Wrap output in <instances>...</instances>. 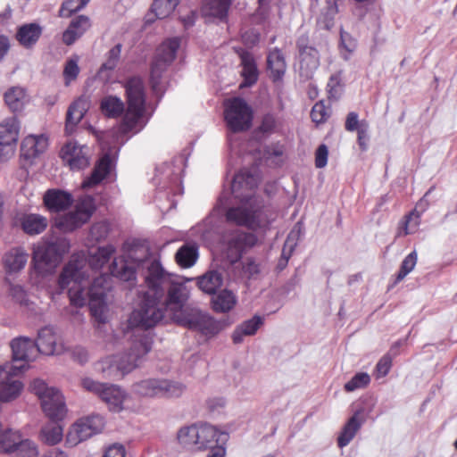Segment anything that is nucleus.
Masks as SVG:
<instances>
[{"label": "nucleus", "mask_w": 457, "mask_h": 457, "mask_svg": "<svg viewBox=\"0 0 457 457\" xmlns=\"http://www.w3.org/2000/svg\"><path fill=\"white\" fill-rule=\"evenodd\" d=\"M256 178L248 170L233 176L229 191L220 195L214 212H222L226 221L252 230L265 229L273 219L267 214L262 201L253 193Z\"/></svg>", "instance_id": "nucleus-1"}, {"label": "nucleus", "mask_w": 457, "mask_h": 457, "mask_svg": "<svg viewBox=\"0 0 457 457\" xmlns=\"http://www.w3.org/2000/svg\"><path fill=\"white\" fill-rule=\"evenodd\" d=\"M87 278L88 276L84 271V261L76 257L71 259L62 268L58 278V294H61L72 282L73 286L68 290L71 303L77 307H82L88 300L91 310L96 315L97 308L100 311L104 308V300L110 288V277L107 274H103L95 278L90 287L86 288L83 282Z\"/></svg>", "instance_id": "nucleus-2"}, {"label": "nucleus", "mask_w": 457, "mask_h": 457, "mask_svg": "<svg viewBox=\"0 0 457 457\" xmlns=\"http://www.w3.org/2000/svg\"><path fill=\"white\" fill-rule=\"evenodd\" d=\"M125 91L128 104L126 111L123 102L113 96L104 97L100 108L108 118H117L125 112L119 132L122 135L138 133L148 120H145V94L143 79L139 77L129 79L125 84Z\"/></svg>", "instance_id": "nucleus-3"}, {"label": "nucleus", "mask_w": 457, "mask_h": 457, "mask_svg": "<svg viewBox=\"0 0 457 457\" xmlns=\"http://www.w3.org/2000/svg\"><path fill=\"white\" fill-rule=\"evenodd\" d=\"M145 288L158 298L167 310L181 312L187 303L190 290L186 279L164 269L162 263L147 264Z\"/></svg>", "instance_id": "nucleus-4"}, {"label": "nucleus", "mask_w": 457, "mask_h": 457, "mask_svg": "<svg viewBox=\"0 0 457 457\" xmlns=\"http://www.w3.org/2000/svg\"><path fill=\"white\" fill-rule=\"evenodd\" d=\"M127 256L128 260L123 258L113 259L109 267L112 276L120 280L129 282V285H134L136 281V270H137L140 276L144 278L145 285H146L147 264L151 262L161 263L160 260L153 257L146 246L136 243L129 249Z\"/></svg>", "instance_id": "nucleus-5"}, {"label": "nucleus", "mask_w": 457, "mask_h": 457, "mask_svg": "<svg viewBox=\"0 0 457 457\" xmlns=\"http://www.w3.org/2000/svg\"><path fill=\"white\" fill-rule=\"evenodd\" d=\"M69 249L70 243L64 237H56L41 242L33 251L32 264L34 270L41 276L53 273Z\"/></svg>", "instance_id": "nucleus-6"}, {"label": "nucleus", "mask_w": 457, "mask_h": 457, "mask_svg": "<svg viewBox=\"0 0 457 457\" xmlns=\"http://www.w3.org/2000/svg\"><path fill=\"white\" fill-rule=\"evenodd\" d=\"M179 46L180 38L175 37L166 39L156 49L151 63L150 84L153 92L160 97L164 91L163 74L174 61Z\"/></svg>", "instance_id": "nucleus-7"}, {"label": "nucleus", "mask_w": 457, "mask_h": 457, "mask_svg": "<svg viewBox=\"0 0 457 457\" xmlns=\"http://www.w3.org/2000/svg\"><path fill=\"white\" fill-rule=\"evenodd\" d=\"M166 308L150 289L142 292V298L138 309L135 310L129 322L131 327L148 329L157 325L163 318Z\"/></svg>", "instance_id": "nucleus-8"}, {"label": "nucleus", "mask_w": 457, "mask_h": 457, "mask_svg": "<svg viewBox=\"0 0 457 457\" xmlns=\"http://www.w3.org/2000/svg\"><path fill=\"white\" fill-rule=\"evenodd\" d=\"M31 391L37 395L46 416L51 420H62L67 408L64 397L59 389L48 386L46 383L36 378L30 385Z\"/></svg>", "instance_id": "nucleus-9"}, {"label": "nucleus", "mask_w": 457, "mask_h": 457, "mask_svg": "<svg viewBox=\"0 0 457 457\" xmlns=\"http://www.w3.org/2000/svg\"><path fill=\"white\" fill-rule=\"evenodd\" d=\"M80 385L85 390L96 395L107 404L110 411L120 412L123 410V403L127 397V393L120 386L101 383L87 377L81 378Z\"/></svg>", "instance_id": "nucleus-10"}, {"label": "nucleus", "mask_w": 457, "mask_h": 457, "mask_svg": "<svg viewBox=\"0 0 457 457\" xmlns=\"http://www.w3.org/2000/svg\"><path fill=\"white\" fill-rule=\"evenodd\" d=\"M253 112L240 97L233 98L225 108V120L232 132L247 130L252 125Z\"/></svg>", "instance_id": "nucleus-11"}, {"label": "nucleus", "mask_w": 457, "mask_h": 457, "mask_svg": "<svg viewBox=\"0 0 457 457\" xmlns=\"http://www.w3.org/2000/svg\"><path fill=\"white\" fill-rule=\"evenodd\" d=\"M95 211V199L91 195H86L78 202L74 211L60 219L58 227L65 232H71L87 222Z\"/></svg>", "instance_id": "nucleus-12"}, {"label": "nucleus", "mask_w": 457, "mask_h": 457, "mask_svg": "<svg viewBox=\"0 0 457 457\" xmlns=\"http://www.w3.org/2000/svg\"><path fill=\"white\" fill-rule=\"evenodd\" d=\"M24 370V364L6 362L0 366V401L12 400L21 394L23 385L15 377Z\"/></svg>", "instance_id": "nucleus-13"}, {"label": "nucleus", "mask_w": 457, "mask_h": 457, "mask_svg": "<svg viewBox=\"0 0 457 457\" xmlns=\"http://www.w3.org/2000/svg\"><path fill=\"white\" fill-rule=\"evenodd\" d=\"M228 259L236 262L241 259L243 253L257 243V237L250 232L240 229L232 230L221 237Z\"/></svg>", "instance_id": "nucleus-14"}, {"label": "nucleus", "mask_w": 457, "mask_h": 457, "mask_svg": "<svg viewBox=\"0 0 457 457\" xmlns=\"http://www.w3.org/2000/svg\"><path fill=\"white\" fill-rule=\"evenodd\" d=\"M179 322L205 336H214L220 331V324L206 312L197 309H192L189 312L181 311Z\"/></svg>", "instance_id": "nucleus-15"}, {"label": "nucleus", "mask_w": 457, "mask_h": 457, "mask_svg": "<svg viewBox=\"0 0 457 457\" xmlns=\"http://www.w3.org/2000/svg\"><path fill=\"white\" fill-rule=\"evenodd\" d=\"M309 37L302 35L296 41L299 53L300 75L305 79L312 77L320 65L318 50L309 44Z\"/></svg>", "instance_id": "nucleus-16"}, {"label": "nucleus", "mask_w": 457, "mask_h": 457, "mask_svg": "<svg viewBox=\"0 0 457 457\" xmlns=\"http://www.w3.org/2000/svg\"><path fill=\"white\" fill-rule=\"evenodd\" d=\"M60 157L71 170H80L90 164V149L76 141H69L62 147Z\"/></svg>", "instance_id": "nucleus-17"}, {"label": "nucleus", "mask_w": 457, "mask_h": 457, "mask_svg": "<svg viewBox=\"0 0 457 457\" xmlns=\"http://www.w3.org/2000/svg\"><path fill=\"white\" fill-rule=\"evenodd\" d=\"M19 122L16 117L5 119L0 123V160L7 161L14 154L19 137Z\"/></svg>", "instance_id": "nucleus-18"}, {"label": "nucleus", "mask_w": 457, "mask_h": 457, "mask_svg": "<svg viewBox=\"0 0 457 457\" xmlns=\"http://www.w3.org/2000/svg\"><path fill=\"white\" fill-rule=\"evenodd\" d=\"M152 349V339L146 335L136 337L132 341L129 351L116 355L117 363L123 366H132L131 371L139 366L142 358Z\"/></svg>", "instance_id": "nucleus-19"}, {"label": "nucleus", "mask_w": 457, "mask_h": 457, "mask_svg": "<svg viewBox=\"0 0 457 457\" xmlns=\"http://www.w3.org/2000/svg\"><path fill=\"white\" fill-rule=\"evenodd\" d=\"M10 346L12 349V364L18 361L23 362L25 370L28 368L26 363L33 361L37 356V349L35 341L28 337H19L13 338Z\"/></svg>", "instance_id": "nucleus-20"}, {"label": "nucleus", "mask_w": 457, "mask_h": 457, "mask_svg": "<svg viewBox=\"0 0 457 457\" xmlns=\"http://www.w3.org/2000/svg\"><path fill=\"white\" fill-rule=\"evenodd\" d=\"M104 419L100 415H91L79 420L69 433V437L76 435L78 441H85L98 434L104 428Z\"/></svg>", "instance_id": "nucleus-21"}, {"label": "nucleus", "mask_w": 457, "mask_h": 457, "mask_svg": "<svg viewBox=\"0 0 457 457\" xmlns=\"http://www.w3.org/2000/svg\"><path fill=\"white\" fill-rule=\"evenodd\" d=\"M197 450L212 449L221 445L224 446L228 439V434L220 432L215 427L210 424L198 425Z\"/></svg>", "instance_id": "nucleus-22"}, {"label": "nucleus", "mask_w": 457, "mask_h": 457, "mask_svg": "<svg viewBox=\"0 0 457 457\" xmlns=\"http://www.w3.org/2000/svg\"><path fill=\"white\" fill-rule=\"evenodd\" d=\"M115 162L109 154H104L96 163L90 176L83 182V188L93 187L100 184L114 169Z\"/></svg>", "instance_id": "nucleus-23"}, {"label": "nucleus", "mask_w": 457, "mask_h": 457, "mask_svg": "<svg viewBox=\"0 0 457 457\" xmlns=\"http://www.w3.org/2000/svg\"><path fill=\"white\" fill-rule=\"evenodd\" d=\"M43 200L47 210L52 212L67 210L74 202L71 193L58 188L46 191Z\"/></svg>", "instance_id": "nucleus-24"}, {"label": "nucleus", "mask_w": 457, "mask_h": 457, "mask_svg": "<svg viewBox=\"0 0 457 457\" xmlns=\"http://www.w3.org/2000/svg\"><path fill=\"white\" fill-rule=\"evenodd\" d=\"M116 248L112 245H107L104 246L98 247L95 252H89L87 257L82 255H72L71 259L74 257L79 260L84 261V269L86 268L87 263L93 270H98L102 269L104 264H106L111 257L115 253Z\"/></svg>", "instance_id": "nucleus-25"}, {"label": "nucleus", "mask_w": 457, "mask_h": 457, "mask_svg": "<svg viewBox=\"0 0 457 457\" xmlns=\"http://www.w3.org/2000/svg\"><path fill=\"white\" fill-rule=\"evenodd\" d=\"M132 366L117 363L116 355L108 356L95 364V370L104 378L117 379L131 371Z\"/></svg>", "instance_id": "nucleus-26"}, {"label": "nucleus", "mask_w": 457, "mask_h": 457, "mask_svg": "<svg viewBox=\"0 0 457 457\" xmlns=\"http://www.w3.org/2000/svg\"><path fill=\"white\" fill-rule=\"evenodd\" d=\"M154 181L158 188L157 199H161L162 195H166L169 198L170 193H165L164 191L168 187V183L171 187L179 182V175L174 173L170 163L165 162L156 168Z\"/></svg>", "instance_id": "nucleus-27"}, {"label": "nucleus", "mask_w": 457, "mask_h": 457, "mask_svg": "<svg viewBox=\"0 0 457 457\" xmlns=\"http://www.w3.org/2000/svg\"><path fill=\"white\" fill-rule=\"evenodd\" d=\"M91 27L90 19L86 15H79L74 18L68 28L62 33V41L67 46H71L77 39Z\"/></svg>", "instance_id": "nucleus-28"}, {"label": "nucleus", "mask_w": 457, "mask_h": 457, "mask_svg": "<svg viewBox=\"0 0 457 457\" xmlns=\"http://www.w3.org/2000/svg\"><path fill=\"white\" fill-rule=\"evenodd\" d=\"M35 345H37V353L52 355L60 353L57 348L54 328L50 326L44 327L38 330Z\"/></svg>", "instance_id": "nucleus-29"}, {"label": "nucleus", "mask_w": 457, "mask_h": 457, "mask_svg": "<svg viewBox=\"0 0 457 457\" xmlns=\"http://www.w3.org/2000/svg\"><path fill=\"white\" fill-rule=\"evenodd\" d=\"M4 100L10 111L15 113L23 111L29 98L24 87L13 86L5 91Z\"/></svg>", "instance_id": "nucleus-30"}, {"label": "nucleus", "mask_w": 457, "mask_h": 457, "mask_svg": "<svg viewBox=\"0 0 457 457\" xmlns=\"http://www.w3.org/2000/svg\"><path fill=\"white\" fill-rule=\"evenodd\" d=\"M223 273L219 270H212L197 278V286L199 289L207 295H214L223 286Z\"/></svg>", "instance_id": "nucleus-31"}, {"label": "nucleus", "mask_w": 457, "mask_h": 457, "mask_svg": "<svg viewBox=\"0 0 457 457\" xmlns=\"http://www.w3.org/2000/svg\"><path fill=\"white\" fill-rule=\"evenodd\" d=\"M267 68L270 72V77L274 82L280 80L287 70V62L282 51L274 47L269 50L267 54Z\"/></svg>", "instance_id": "nucleus-32"}, {"label": "nucleus", "mask_w": 457, "mask_h": 457, "mask_svg": "<svg viewBox=\"0 0 457 457\" xmlns=\"http://www.w3.org/2000/svg\"><path fill=\"white\" fill-rule=\"evenodd\" d=\"M42 35V28L37 23H26L17 29L15 37L24 48L33 47Z\"/></svg>", "instance_id": "nucleus-33"}, {"label": "nucleus", "mask_w": 457, "mask_h": 457, "mask_svg": "<svg viewBox=\"0 0 457 457\" xmlns=\"http://www.w3.org/2000/svg\"><path fill=\"white\" fill-rule=\"evenodd\" d=\"M361 411H357L349 418L347 422L344 425L338 437L337 445L339 448H344L350 444L354 438L357 432L361 429L364 423V419L360 418Z\"/></svg>", "instance_id": "nucleus-34"}, {"label": "nucleus", "mask_w": 457, "mask_h": 457, "mask_svg": "<svg viewBox=\"0 0 457 457\" xmlns=\"http://www.w3.org/2000/svg\"><path fill=\"white\" fill-rule=\"evenodd\" d=\"M29 254L22 247H14L4 256V264L8 273H15L21 270L27 262Z\"/></svg>", "instance_id": "nucleus-35"}, {"label": "nucleus", "mask_w": 457, "mask_h": 457, "mask_svg": "<svg viewBox=\"0 0 457 457\" xmlns=\"http://www.w3.org/2000/svg\"><path fill=\"white\" fill-rule=\"evenodd\" d=\"M262 324L263 318L259 315H254L251 319L243 321L241 324L236 327L232 333V340L234 344L242 343L244 337L255 335Z\"/></svg>", "instance_id": "nucleus-36"}, {"label": "nucleus", "mask_w": 457, "mask_h": 457, "mask_svg": "<svg viewBox=\"0 0 457 457\" xmlns=\"http://www.w3.org/2000/svg\"><path fill=\"white\" fill-rule=\"evenodd\" d=\"M198 257V245L195 243L183 244L175 253L177 264L184 269L194 266Z\"/></svg>", "instance_id": "nucleus-37"}, {"label": "nucleus", "mask_w": 457, "mask_h": 457, "mask_svg": "<svg viewBox=\"0 0 457 457\" xmlns=\"http://www.w3.org/2000/svg\"><path fill=\"white\" fill-rule=\"evenodd\" d=\"M242 71L241 75L244 78L243 86L250 87L258 79V70L255 60L252 54L243 51L240 54Z\"/></svg>", "instance_id": "nucleus-38"}, {"label": "nucleus", "mask_w": 457, "mask_h": 457, "mask_svg": "<svg viewBox=\"0 0 457 457\" xmlns=\"http://www.w3.org/2000/svg\"><path fill=\"white\" fill-rule=\"evenodd\" d=\"M47 226L46 218L39 214H25L21 218V228L29 235H37L43 232Z\"/></svg>", "instance_id": "nucleus-39"}, {"label": "nucleus", "mask_w": 457, "mask_h": 457, "mask_svg": "<svg viewBox=\"0 0 457 457\" xmlns=\"http://www.w3.org/2000/svg\"><path fill=\"white\" fill-rule=\"evenodd\" d=\"M230 4L231 0H204L203 12L206 16L222 21L227 18Z\"/></svg>", "instance_id": "nucleus-40"}, {"label": "nucleus", "mask_w": 457, "mask_h": 457, "mask_svg": "<svg viewBox=\"0 0 457 457\" xmlns=\"http://www.w3.org/2000/svg\"><path fill=\"white\" fill-rule=\"evenodd\" d=\"M212 307L216 312H229L236 304V296L228 289H222L212 297Z\"/></svg>", "instance_id": "nucleus-41"}, {"label": "nucleus", "mask_w": 457, "mask_h": 457, "mask_svg": "<svg viewBox=\"0 0 457 457\" xmlns=\"http://www.w3.org/2000/svg\"><path fill=\"white\" fill-rule=\"evenodd\" d=\"M62 420H51L46 424L40 432L42 441L49 445L58 444L62 438V427L60 424Z\"/></svg>", "instance_id": "nucleus-42"}, {"label": "nucleus", "mask_w": 457, "mask_h": 457, "mask_svg": "<svg viewBox=\"0 0 457 457\" xmlns=\"http://www.w3.org/2000/svg\"><path fill=\"white\" fill-rule=\"evenodd\" d=\"M179 445L189 450H197L198 425L193 424L181 428L178 432Z\"/></svg>", "instance_id": "nucleus-43"}, {"label": "nucleus", "mask_w": 457, "mask_h": 457, "mask_svg": "<svg viewBox=\"0 0 457 457\" xmlns=\"http://www.w3.org/2000/svg\"><path fill=\"white\" fill-rule=\"evenodd\" d=\"M86 112L85 103L83 101H75L68 108L66 113L65 129L67 133H71L75 126L82 120Z\"/></svg>", "instance_id": "nucleus-44"}, {"label": "nucleus", "mask_w": 457, "mask_h": 457, "mask_svg": "<svg viewBox=\"0 0 457 457\" xmlns=\"http://www.w3.org/2000/svg\"><path fill=\"white\" fill-rule=\"evenodd\" d=\"M185 385L179 381L160 378L158 397H179L185 391Z\"/></svg>", "instance_id": "nucleus-45"}, {"label": "nucleus", "mask_w": 457, "mask_h": 457, "mask_svg": "<svg viewBox=\"0 0 457 457\" xmlns=\"http://www.w3.org/2000/svg\"><path fill=\"white\" fill-rule=\"evenodd\" d=\"M160 378H148L133 385L134 393L147 397H158Z\"/></svg>", "instance_id": "nucleus-46"}, {"label": "nucleus", "mask_w": 457, "mask_h": 457, "mask_svg": "<svg viewBox=\"0 0 457 457\" xmlns=\"http://www.w3.org/2000/svg\"><path fill=\"white\" fill-rule=\"evenodd\" d=\"M21 435L12 429L0 433V453H13Z\"/></svg>", "instance_id": "nucleus-47"}, {"label": "nucleus", "mask_w": 457, "mask_h": 457, "mask_svg": "<svg viewBox=\"0 0 457 457\" xmlns=\"http://www.w3.org/2000/svg\"><path fill=\"white\" fill-rule=\"evenodd\" d=\"M180 0H154L152 10L158 19L168 17L179 4Z\"/></svg>", "instance_id": "nucleus-48"}, {"label": "nucleus", "mask_w": 457, "mask_h": 457, "mask_svg": "<svg viewBox=\"0 0 457 457\" xmlns=\"http://www.w3.org/2000/svg\"><path fill=\"white\" fill-rule=\"evenodd\" d=\"M121 48L122 45L119 43L108 51L107 59L101 65L98 71L100 76H103L105 71H112L117 67L120 58Z\"/></svg>", "instance_id": "nucleus-49"}, {"label": "nucleus", "mask_w": 457, "mask_h": 457, "mask_svg": "<svg viewBox=\"0 0 457 457\" xmlns=\"http://www.w3.org/2000/svg\"><path fill=\"white\" fill-rule=\"evenodd\" d=\"M279 124L280 122L276 114L268 112L262 115L258 130L264 135H271L277 131Z\"/></svg>", "instance_id": "nucleus-50"}, {"label": "nucleus", "mask_w": 457, "mask_h": 457, "mask_svg": "<svg viewBox=\"0 0 457 457\" xmlns=\"http://www.w3.org/2000/svg\"><path fill=\"white\" fill-rule=\"evenodd\" d=\"M12 454L15 457H37L39 453L33 441L21 438Z\"/></svg>", "instance_id": "nucleus-51"}, {"label": "nucleus", "mask_w": 457, "mask_h": 457, "mask_svg": "<svg viewBox=\"0 0 457 457\" xmlns=\"http://www.w3.org/2000/svg\"><path fill=\"white\" fill-rule=\"evenodd\" d=\"M417 259L418 256L416 251H412L403 260L395 283H398L403 280L414 269L417 263Z\"/></svg>", "instance_id": "nucleus-52"}, {"label": "nucleus", "mask_w": 457, "mask_h": 457, "mask_svg": "<svg viewBox=\"0 0 457 457\" xmlns=\"http://www.w3.org/2000/svg\"><path fill=\"white\" fill-rule=\"evenodd\" d=\"M370 382V377L366 372L356 373L351 380L345 385V389L347 392H353L356 389L363 388Z\"/></svg>", "instance_id": "nucleus-53"}, {"label": "nucleus", "mask_w": 457, "mask_h": 457, "mask_svg": "<svg viewBox=\"0 0 457 457\" xmlns=\"http://www.w3.org/2000/svg\"><path fill=\"white\" fill-rule=\"evenodd\" d=\"M110 232V225L107 221H99L92 225L89 236L96 242L104 240Z\"/></svg>", "instance_id": "nucleus-54"}, {"label": "nucleus", "mask_w": 457, "mask_h": 457, "mask_svg": "<svg viewBox=\"0 0 457 457\" xmlns=\"http://www.w3.org/2000/svg\"><path fill=\"white\" fill-rule=\"evenodd\" d=\"M420 213L416 210L411 212L405 216V220L403 224V235H409L414 233L420 224Z\"/></svg>", "instance_id": "nucleus-55"}, {"label": "nucleus", "mask_w": 457, "mask_h": 457, "mask_svg": "<svg viewBox=\"0 0 457 457\" xmlns=\"http://www.w3.org/2000/svg\"><path fill=\"white\" fill-rule=\"evenodd\" d=\"M85 6H81L79 0H66L62 3L60 11V17H70L74 12H77L83 9Z\"/></svg>", "instance_id": "nucleus-56"}, {"label": "nucleus", "mask_w": 457, "mask_h": 457, "mask_svg": "<svg viewBox=\"0 0 457 457\" xmlns=\"http://www.w3.org/2000/svg\"><path fill=\"white\" fill-rule=\"evenodd\" d=\"M21 154L27 160H32L38 156L36 151L35 143H33V137L30 136L27 137L21 143Z\"/></svg>", "instance_id": "nucleus-57"}, {"label": "nucleus", "mask_w": 457, "mask_h": 457, "mask_svg": "<svg viewBox=\"0 0 457 457\" xmlns=\"http://www.w3.org/2000/svg\"><path fill=\"white\" fill-rule=\"evenodd\" d=\"M311 117L312 121L317 124L324 122L328 118L325 105L322 103L315 104L312 109Z\"/></svg>", "instance_id": "nucleus-58"}, {"label": "nucleus", "mask_w": 457, "mask_h": 457, "mask_svg": "<svg viewBox=\"0 0 457 457\" xmlns=\"http://www.w3.org/2000/svg\"><path fill=\"white\" fill-rule=\"evenodd\" d=\"M392 366V358L389 354L384 355L376 365L377 378L386 376Z\"/></svg>", "instance_id": "nucleus-59"}, {"label": "nucleus", "mask_w": 457, "mask_h": 457, "mask_svg": "<svg viewBox=\"0 0 457 457\" xmlns=\"http://www.w3.org/2000/svg\"><path fill=\"white\" fill-rule=\"evenodd\" d=\"M8 291L14 301L20 303H26L27 294L22 286L10 283Z\"/></svg>", "instance_id": "nucleus-60"}, {"label": "nucleus", "mask_w": 457, "mask_h": 457, "mask_svg": "<svg viewBox=\"0 0 457 457\" xmlns=\"http://www.w3.org/2000/svg\"><path fill=\"white\" fill-rule=\"evenodd\" d=\"M328 149L325 144L318 146L315 152V166L319 169L324 168L328 163Z\"/></svg>", "instance_id": "nucleus-61"}, {"label": "nucleus", "mask_w": 457, "mask_h": 457, "mask_svg": "<svg viewBox=\"0 0 457 457\" xmlns=\"http://www.w3.org/2000/svg\"><path fill=\"white\" fill-rule=\"evenodd\" d=\"M368 123L365 120L361 121V127L357 130L358 132V138L357 142L361 151H366L368 147V141H369V136H368Z\"/></svg>", "instance_id": "nucleus-62"}, {"label": "nucleus", "mask_w": 457, "mask_h": 457, "mask_svg": "<svg viewBox=\"0 0 457 457\" xmlns=\"http://www.w3.org/2000/svg\"><path fill=\"white\" fill-rule=\"evenodd\" d=\"M79 72V68L78 66L77 61L73 59H70L66 62L63 75L65 79L73 80L77 78Z\"/></svg>", "instance_id": "nucleus-63"}, {"label": "nucleus", "mask_w": 457, "mask_h": 457, "mask_svg": "<svg viewBox=\"0 0 457 457\" xmlns=\"http://www.w3.org/2000/svg\"><path fill=\"white\" fill-rule=\"evenodd\" d=\"M243 270L250 278H254L260 273V265L253 258H247L244 263Z\"/></svg>", "instance_id": "nucleus-64"}]
</instances>
